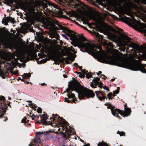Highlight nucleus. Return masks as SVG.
I'll use <instances>...</instances> for the list:
<instances>
[{"mask_svg":"<svg viewBox=\"0 0 146 146\" xmlns=\"http://www.w3.org/2000/svg\"><path fill=\"white\" fill-rule=\"evenodd\" d=\"M97 146H109V145L104 142L102 141L101 142H99Z\"/></svg>","mask_w":146,"mask_h":146,"instance_id":"22","label":"nucleus"},{"mask_svg":"<svg viewBox=\"0 0 146 146\" xmlns=\"http://www.w3.org/2000/svg\"><path fill=\"white\" fill-rule=\"evenodd\" d=\"M68 15L72 17H76L77 15L76 12L74 11H70L68 13Z\"/></svg>","mask_w":146,"mask_h":146,"instance_id":"16","label":"nucleus"},{"mask_svg":"<svg viewBox=\"0 0 146 146\" xmlns=\"http://www.w3.org/2000/svg\"><path fill=\"white\" fill-rule=\"evenodd\" d=\"M68 89L75 90L78 94L80 100L82 99L86 96L88 98H93L95 96L92 90H87L82 87L80 83L76 80L72 81L69 82Z\"/></svg>","mask_w":146,"mask_h":146,"instance_id":"5","label":"nucleus"},{"mask_svg":"<svg viewBox=\"0 0 146 146\" xmlns=\"http://www.w3.org/2000/svg\"><path fill=\"white\" fill-rule=\"evenodd\" d=\"M99 86L98 87L100 88H102V85H103V84H102L101 82H100V84H98Z\"/></svg>","mask_w":146,"mask_h":146,"instance_id":"44","label":"nucleus"},{"mask_svg":"<svg viewBox=\"0 0 146 146\" xmlns=\"http://www.w3.org/2000/svg\"><path fill=\"white\" fill-rule=\"evenodd\" d=\"M22 76L23 78V79L28 78L31 76V74L30 73H28L27 74L24 73L22 75Z\"/></svg>","mask_w":146,"mask_h":146,"instance_id":"21","label":"nucleus"},{"mask_svg":"<svg viewBox=\"0 0 146 146\" xmlns=\"http://www.w3.org/2000/svg\"><path fill=\"white\" fill-rule=\"evenodd\" d=\"M60 121L59 123L60 124H62L63 125H66L67 124L66 121L62 118H60L59 119Z\"/></svg>","mask_w":146,"mask_h":146,"instance_id":"25","label":"nucleus"},{"mask_svg":"<svg viewBox=\"0 0 146 146\" xmlns=\"http://www.w3.org/2000/svg\"><path fill=\"white\" fill-rule=\"evenodd\" d=\"M9 21H11L13 23H14L15 21L14 19L11 17H9Z\"/></svg>","mask_w":146,"mask_h":146,"instance_id":"38","label":"nucleus"},{"mask_svg":"<svg viewBox=\"0 0 146 146\" xmlns=\"http://www.w3.org/2000/svg\"><path fill=\"white\" fill-rule=\"evenodd\" d=\"M56 24L58 27H55L56 30L62 29L65 33H67L68 36L72 40L75 45L80 48H84L86 51L91 55H106L105 52L103 50L102 45L96 44L88 41L84 36H79V38L76 35L72 33V32L61 25L57 22Z\"/></svg>","mask_w":146,"mask_h":146,"instance_id":"3","label":"nucleus"},{"mask_svg":"<svg viewBox=\"0 0 146 146\" xmlns=\"http://www.w3.org/2000/svg\"><path fill=\"white\" fill-rule=\"evenodd\" d=\"M133 21L135 23L134 27L135 28H140L143 30V32L146 35V25L143 23H141L139 21L135 20L134 18L132 19Z\"/></svg>","mask_w":146,"mask_h":146,"instance_id":"9","label":"nucleus"},{"mask_svg":"<svg viewBox=\"0 0 146 146\" xmlns=\"http://www.w3.org/2000/svg\"><path fill=\"white\" fill-rule=\"evenodd\" d=\"M143 18L142 19L143 21L144 22H146V15L144 14L143 15Z\"/></svg>","mask_w":146,"mask_h":146,"instance_id":"35","label":"nucleus"},{"mask_svg":"<svg viewBox=\"0 0 146 146\" xmlns=\"http://www.w3.org/2000/svg\"><path fill=\"white\" fill-rule=\"evenodd\" d=\"M1 58L5 60H9L12 59L13 61V63L15 65L19 63L18 60L24 62L30 60H37L39 57H42V55H0Z\"/></svg>","mask_w":146,"mask_h":146,"instance_id":"6","label":"nucleus"},{"mask_svg":"<svg viewBox=\"0 0 146 146\" xmlns=\"http://www.w3.org/2000/svg\"><path fill=\"white\" fill-rule=\"evenodd\" d=\"M80 72H76V73H77V74H80Z\"/></svg>","mask_w":146,"mask_h":146,"instance_id":"62","label":"nucleus"},{"mask_svg":"<svg viewBox=\"0 0 146 146\" xmlns=\"http://www.w3.org/2000/svg\"><path fill=\"white\" fill-rule=\"evenodd\" d=\"M10 33H9V32H8L7 33H5V35H6L7 36H9V34H10Z\"/></svg>","mask_w":146,"mask_h":146,"instance_id":"51","label":"nucleus"},{"mask_svg":"<svg viewBox=\"0 0 146 146\" xmlns=\"http://www.w3.org/2000/svg\"><path fill=\"white\" fill-rule=\"evenodd\" d=\"M5 112V110L2 106H0V116L3 115Z\"/></svg>","mask_w":146,"mask_h":146,"instance_id":"17","label":"nucleus"},{"mask_svg":"<svg viewBox=\"0 0 146 146\" xmlns=\"http://www.w3.org/2000/svg\"><path fill=\"white\" fill-rule=\"evenodd\" d=\"M58 40H60V45H62L63 42V41L62 40H60L59 39Z\"/></svg>","mask_w":146,"mask_h":146,"instance_id":"53","label":"nucleus"},{"mask_svg":"<svg viewBox=\"0 0 146 146\" xmlns=\"http://www.w3.org/2000/svg\"><path fill=\"white\" fill-rule=\"evenodd\" d=\"M21 78L20 77H19L17 79V80L19 81V80H20V79H21Z\"/></svg>","mask_w":146,"mask_h":146,"instance_id":"60","label":"nucleus"},{"mask_svg":"<svg viewBox=\"0 0 146 146\" xmlns=\"http://www.w3.org/2000/svg\"><path fill=\"white\" fill-rule=\"evenodd\" d=\"M23 79H23V78L22 77V78H21V79H20V80H21V81H23Z\"/></svg>","mask_w":146,"mask_h":146,"instance_id":"61","label":"nucleus"},{"mask_svg":"<svg viewBox=\"0 0 146 146\" xmlns=\"http://www.w3.org/2000/svg\"><path fill=\"white\" fill-rule=\"evenodd\" d=\"M126 106H127V105H126V104H125V105H124V106L125 107H126Z\"/></svg>","mask_w":146,"mask_h":146,"instance_id":"64","label":"nucleus"},{"mask_svg":"<svg viewBox=\"0 0 146 146\" xmlns=\"http://www.w3.org/2000/svg\"><path fill=\"white\" fill-rule=\"evenodd\" d=\"M62 36L63 37H64L66 39H67L68 40V37L67 36L66 34H62Z\"/></svg>","mask_w":146,"mask_h":146,"instance_id":"36","label":"nucleus"},{"mask_svg":"<svg viewBox=\"0 0 146 146\" xmlns=\"http://www.w3.org/2000/svg\"><path fill=\"white\" fill-rule=\"evenodd\" d=\"M112 105L110 104L108 106L107 108H108L111 109H111H112Z\"/></svg>","mask_w":146,"mask_h":146,"instance_id":"46","label":"nucleus"},{"mask_svg":"<svg viewBox=\"0 0 146 146\" xmlns=\"http://www.w3.org/2000/svg\"><path fill=\"white\" fill-rule=\"evenodd\" d=\"M46 3L43 1L40 0H36L34 1L31 0L27 4L25 3H22L20 4L19 6L21 9L27 12L29 16L27 20L28 24H24L22 29L24 31L28 29L29 27L34 23L35 20L39 22H40L44 24H47V23L50 24L49 21L45 19V18L42 16V13L41 12H35V9L38 7H42L44 9L43 11L46 16L49 15H53V12L48 9L47 8V4L50 6H53L54 7L58 9V6L56 4H54L48 0H44Z\"/></svg>","mask_w":146,"mask_h":146,"instance_id":"1","label":"nucleus"},{"mask_svg":"<svg viewBox=\"0 0 146 146\" xmlns=\"http://www.w3.org/2000/svg\"><path fill=\"white\" fill-rule=\"evenodd\" d=\"M102 100L104 99H105V97L104 96H103V97H102Z\"/></svg>","mask_w":146,"mask_h":146,"instance_id":"59","label":"nucleus"},{"mask_svg":"<svg viewBox=\"0 0 146 146\" xmlns=\"http://www.w3.org/2000/svg\"><path fill=\"white\" fill-rule=\"evenodd\" d=\"M17 72V71H14L12 72V73L13 74H16Z\"/></svg>","mask_w":146,"mask_h":146,"instance_id":"52","label":"nucleus"},{"mask_svg":"<svg viewBox=\"0 0 146 146\" xmlns=\"http://www.w3.org/2000/svg\"><path fill=\"white\" fill-rule=\"evenodd\" d=\"M68 89H66V91L68 93Z\"/></svg>","mask_w":146,"mask_h":146,"instance_id":"63","label":"nucleus"},{"mask_svg":"<svg viewBox=\"0 0 146 146\" xmlns=\"http://www.w3.org/2000/svg\"><path fill=\"white\" fill-rule=\"evenodd\" d=\"M112 96V93H110L108 94L107 95V96L108 97L109 100L111 98V97Z\"/></svg>","mask_w":146,"mask_h":146,"instance_id":"34","label":"nucleus"},{"mask_svg":"<svg viewBox=\"0 0 146 146\" xmlns=\"http://www.w3.org/2000/svg\"><path fill=\"white\" fill-rule=\"evenodd\" d=\"M96 96L99 99V100L102 101V97H99L98 96V95L97 94Z\"/></svg>","mask_w":146,"mask_h":146,"instance_id":"50","label":"nucleus"},{"mask_svg":"<svg viewBox=\"0 0 146 146\" xmlns=\"http://www.w3.org/2000/svg\"><path fill=\"white\" fill-rule=\"evenodd\" d=\"M78 66V67L80 69V70L81 71V70H82V66Z\"/></svg>","mask_w":146,"mask_h":146,"instance_id":"54","label":"nucleus"},{"mask_svg":"<svg viewBox=\"0 0 146 146\" xmlns=\"http://www.w3.org/2000/svg\"><path fill=\"white\" fill-rule=\"evenodd\" d=\"M7 47L10 48L13 46V43L11 42H8L6 44Z\"/></svg>","mask_w":146,"mask_h":146,"instance_id":"28","label":"nucleus"},{"mask_svg":"<svg viewBox=\"0 0 146 146\" xmlns=\"http://www.w3.org/2000/svg\"><path fill=\"white\" fill-rule=\"evenodd\" d=\"M76 52V51L74 50L72 47H69L64 50L58 48L55 49L54 51L53 55H70V53L74 54Z\"/></svg>","mask_w":146,"mask_h":146,"instance_id":"8","label":"nucleus"},{"mask_svg":"<svg viewBox=\"0 0 146 146\" xmlns=\"http://www.w3.org/2000/svg\"><path fill=\"white\" fill-rule=\"evenodd\" d=\"M111 111L112 114L115 116H116V115L117 113H119L121 115V111L119 109H111Z\"/></svg>","mask_w":146,"mask_h":146,"instance_id":"13","label":"nucleus"},{"mask_svg":"<svg viewBox=\"0 0 146 146\" xmlns=\"http://www.w3.org/2000/svg\"><path fill=\"white\" fill-rule=\"evenodd\" d=\"M47 56V55H44ZM47 56H44L46 58L41 60V63H44L50 59L54 60L55 61L60 62H63L67 64L71 63L74 60L76 56L73 57L72 55H67L66 56L64 57L62 55H47Z\"/></svg>","mask_w":146,"mask_h":146,"instance_id":"7","label":"nucleus"},{"mask_svg":"<svg viewBox=\"0 0 146 146\" xmlns=\"http://www.w3.org/2000/svg\"><path fill=\"white\" fill-rule=\"evenodd\" d=\"M120 136H123L124 135V133L123 132L119 133Z\"/></svg>","mask_w":146,"mask_h":146,"instance_id":"47","label":"nucleus"},{"mask_svg":"<svg viewBox=\"0 0 146 146\" xmlns=\"http://www.w3.org/2000/svg\"><path fill=\"white\" fill-rule=\"evenodd\" d=\"M86 77L88 79H89L92 77V74L90 73H88L86 74Z\"/></svg>","mask_w":146,"mask_h":146,"instance_id":"29","label":"nucleus"},{"mask_svg":"<svg viewBox=\"0 0 146 146\" xmlns=\"http://www.w3.org/2000/svg\"><path fill=\"white\" fill-rule=\"evenodd\" d=\"M131 110L128 108H125L124 112L121 111V115L123 117H127L130 115Z\"/></svg>","mask_w":146,"mask_h":146,"instance_id":"12","label":"nucleus"},{"mask_svg":"<svg viewBox=\"0 0 146 146\" xmlns=\"http://www.w3.org/2000/svg\"><path fill=\"white\" fill-rule=\"evenodd\" d=\"M5 100V98L4 97L2 96H0V100L2 101Z\"/></svg>","mask_w":146,"mask_h":146,"instance_id":"39","label":"nucleus"},{"mask_svg":"<svg viewBox=\"0 0 146 146\" xmlns=\"http://www.w3.org/2000/svg\"><path fill=\"white\" fill-rule=\"evenodd\" d=\"M63 131H62V134H64L65 135H69V134L67 132L66 130L67 129L65 128L64 129H62Z\"/></svg>","mask_w":146,"mask_h":146,"instance_id":"27","label":"nucleus"},{"mask_svg":"<svg viewBox=\"0 0 146 146\" xmlns=\"http://www.w3.org/2000/svg\"><path fill=\"white\" fill-rule=\"evenodd\" d=\"M81 72L83 74H86V70L84 69H83V70L82 69V70H81Z\"/></svg>","mask_w":146,"mask_h":146,"instance_id":"45","label":"nucleus"},{"mask_svg":"<svg viewBox=\"0 0 146 146\" xmlns=\"http://www.w3.org/2000/svg\"><path fill=\"white\" fill-rule=\"evenodd\" d=\"M110 31L120 34L122 30L118 29L116 31L111 27L107 25L103 31V32L107 35L110 40L117 43L119 46L123 47L122 51H124L125 50L127 52L131 53L137 52L142 53L141 55H146V46H139L138 44L131 42L130 38L126 35L121 34L120 36H119L115 33H111ZM131 54V55H133V54Z\"/></svg>","mask_w":146,"mask_h":146,"instance_id":"2","label":"nucleus"},{"mask_svg":"<svg viewBox=\"0 0 146 146\" xmlns=\"http://www.w3.org/2000/svg\"><path fill=\"white\" fill-rule=\"evenodd\" d=\"M21 123H25L26 122V118H24L22 119L21 120Z\"/></svg>","mask_w":146,"mask_h":146,"instance_id":"43","label":"nucleus"},{"mask_svg":"<svg viewBox=\"0 0 146 146\" xmlns=\"http://www.w3.org/2000/svg\"><path fill=\"white\" fill-rule=\"evenodd\" d=\"M95 35L96 37H97L99 41H100L102 39L103 37L102 36L100 35L98 33L95 32Z\"/></svg>","mask_w":146,"mask_h":146,"instance_id":"19","label":"nucleus"},{"mask_svg":"<svg viewBox=\"0 0 146 146\" xmlns=\"http://www.w3.org/2000/svg\"><path fill=\"white\" fill-rule=\"evenodd\" d=\"M9 21V18H6L5 19H3L2 21L3 23L5 25H7V23Z\"/></svg>","mask_w":146,"mask_h":146,"instance_id":"23","label":"nucleus"},{"mask_svg":"<svg viewBox=\"0 0 146 146\" xmlns=\"http://www.w3.org/2000/svg\"><path fill=\"white\" fill-rule=\"evenodd\" d=\"M141 1L143 3L146 4V0H141Z\"/></svg>","mask_w":146,"mask_h":146,"instance_id":"49","label":"nucleus"},{"mask_svg":"<svg viewBox=\"0 0 146 146\" xmlns=\"http://www.w3.org/2000/svg\"><path fill=\"white\" fill-rule=\"evenodd\" d=\"M43 133L41 132H38L36 133V136L37 137H40L41 138V136L43 135Z\"/></svg>","mask_w":146,"mask_h":146,"instance_id":"24","label":"nucleus"},{"mask_svg":"<svg viewBox=\"0 0 146 146\" xmlns=\"http://www.w3.org/2000/svg\"><path fill=\"white\" fill-rule=\"evenodd\" d=\"M5 0L6 2V3L7 4H9V3H10L12 1V0Z\"/></svg>","mask_w":146,"mask_h":146,"instance_id":"41","label":"nucleus"},{"mask_svg":"<svg viewBox=\"0 0 146 146\" xmlns=\"http://www.w3.org/2000/svg\"><path fill=\"white\" fill-rule=\"evenodd\" d=\"M41 117L42 118V119L43 120H45L47 119V117L46 115L45 114H43Z\"/></svg>","mask_w":146,"mask_h":146,"instance_id":"31","label":"nucleus"},{"mask_svg":"<svg viewBox=\"0 0 146 146\" xmlns=\"http://www.w3.org/2000/svg\"><path fill=\"white\" fill-rule=\"evenodd\" d=\"M33 145V143L32 142H31L29 145V146H32Z\"/></svg>","mask_w":146,"mask_h":146,"instance_id":"55","label":"nucleus"},{"mask_svg":"<svg viewBox=\"0 0 146 146\" xmlns=\"http://www.w3.org/2000/svg\"><path fill=\"white\" fill-rule=\"evenodd\" d=\"M45 84L44 83H41L40 84L42 86H43L44 84Z\"/></svg>","mask_w":146,"mask_h":146,"instance_id":"57","label":"nucleus"},{"mask_svg":"<svg viewBox=\"0 0 146 146\" xmlns=\"http://www.w3.org/2000/svg\"><path fill=\"white\" fill-rule=\"evenodd\" d=\"M37 111L38 113H41V112L42 110L40 108L38 107L37 109Z\"/></svg>","mask_w":146,"mask_h":146,"instance_id":"37","label":"nucleus"},{"mask_svg":"<svg viewBox=\"0 0 146 146\" xmlns=\"http://www.w3.org/2000/svg\"><path fill=\"white\" fill-rule=\"evenodd\" d=\"M69 98H73L74 97V95L73 94H68L67 95Z\"/></svg>","mask_w":146,"mask_h":146,"instance_id":"32","label":"nucleus"},{"mask_svg":"<svg viewBox=\"0 0 146 146\" xmlns=\"http://www.w3.org/2000/svg\"><path fill=\"white\" fill-rule=\"evenodd\" d=\"M119 87H117V89L113 91V92L114 94H118L119 92Z\"/></svg>","mask_w":146,"mask_h":146,"instance_id":"30","label":"nucleus"},{"mask_svg":"<svg viewBox=\"0 0 146 146\" xmlns=\"http://www.w3.org/2000/svg\"><path fill=\"white\" fill-rule=\"evenodd\" d=\"M100 78L98 77L94 78V79L92 80V81L95 85L96 86L98 84H100L101 81L100 80Z\"/></svg>","mask_w":146,"mask_h":146,"instance_id":"14","label":"nucleus"},{"mask_svg":"<svg viewBox=\"0 0 146 146\" xmlns=\"http://www.w3.org/2000/svg\"><path fill=\"white\" fill-rule=\"evenodd\" d=\"M103 89L104 90H107L109 91V88L108 87L106 86H103Z\"/></svg>","mask_w":146,"mask_h":146,"instance_id":"40","label":"nucleus"},{"mask_svg":"<svg viewBox=\"0 0 146 146\" xmlns=\"http://www.w3.org/2000/svg\"><path fill=\"white\" fill-rule=\"evenodd\" d=\"M72 1L73 3L74 2V1H76L78 2V3H77L76 4V6H79L80 7H81L84 10H85L86 9H88V7L87 5H84L83 3H82L81 2H80L79 0H71Z\"/></svg>","mask_w":146,"mask_h":146,"instance_id":"11","label":"nucleus"},{"mask_svg":"<svg viewBox=\"0 0 146 146\" xmlns=\"http://www.w3.org/2000/svg\"><path fill=\"white\" fill-rule=\"evenodd\" d=\"M40 138V137L38 138L36 136V137L34 139V142L36 143L41 142L42 139Z\"/></svg>","mask_w":146,"mask_h":146,"instance_id":"26","label":"nucleus"},{"mask_svg":"<svg viewBox=\"0 0 146 146\" xmlns=\"http://www.w3.org/2000/svg\"><path fill=\"white\" fill-rule=\"evenodd\" d=\"M106 45L108 48H110L109 52L113 54L112 55H119L118 51L116 49L113 48V46L111 42H109L108 43L105 42L104 44V46ZM121 55H123L122 54ZM123 55H130V54H124Z\"/></svg>","mask_w":146,"mask_h":146,"instance_id":"10","label":"nucleus"},{"mask_svg":"<svg viewBox=\"0 0 146 146\" xmlns=\"http://www.w3.org/2000/svg\"><path fill=\"white\" fill-rule=\"evenodd\" d=\"M93 83V82H90V86L92 87V88H94V85L92 83Z\"/></svg>","mask_w":146,"mask_h":146,"instance_id":"48","label":"nucleus"},{"mask_svg":"<svg viewBox=\"0 0 146 146\" xmlns=\"http://www.w3.org/2000/svg\"><path fill=\"white\" fill-rule=\"evenodd\" d=\"M101 72H101V71H99V72H98V73H97V74L98 76V75H99V74H101Z\"/></svg>","mask_w":146,"mask_h":146,"instance_id":"56","label":"nucleus"},{"mask_svg":"<svg viewBox=\"0 0 146 146\" xmlns=\"http://www.w3.org/2000/svg\"><path fill=\"white\" fill-rule=\"evenodd\" d=\"M65 101L68 103H70V102H74V101L73 100H72L71 101L70 100H68L67 98H65Z\"/></svg>","mask_w":146,"mask_h":146,"instance_id":"33","label":"nucleus"},{"mask_svg":"<svg viewBox=\"0 0 146 146\" xmlns=\"http://www.w3.org/2000/svg\"><path fill=\"white\" fill-rule=\"evenodd\" d=\"M79 76L81 78H83L85 76L84 74H81V73L79 74Z\"/></svg>","mask_w":146,"mask_h":146,"instance_id":"42","label":"nucleus"},{"mask_svg":"<svg viewBox=\"0 0 146 146\" xmlns=\"http://www.w3.org/2000/svg\"><path fill=\"white\" fill-rule=\"evenodd\" d=\"M86 15L88 17L92 19L93 18V15L92 13L88 11H86L85 12Z\"/></svg>","mask_w":146,"mask_h":146,"instance_id":"18","label":"nucleus"},{"mask_svg":"<svg viewBox=\"0 0 146 146\" xmlns=\"http://www.w3.org/2000/svg\"><path fill=\"white\" fill-rule=\"evenodd\" d=\"M63 76L64 78H66L67 77V76L66 75L64 74L63 75Z\"/></svg>","mask_w":146,"mask_h":146,"instance_id":"58","label":"nucleus"},{"mask_svg":"<svg viewBox=\"0 0 146 146\" xmlns=\"http://www.w3.org/2000/svg\"><path fill=\"white\" fill-rule=\"evenodd\" d=\"M121 55H93V57L97 59L98 61L110 64H115L117 61H127L133 63L128 66V68L134 71H137L139 69L138 65L139 61L146 58V55H123V58Z\"/></svg>","mask_w":146,"mask_h":146,"instance_id":"4","label":"nucleus"},{"mask_svg":"<svg viewBox=\"0 0 146 146\" xmlns=\"http://www.w3.org/2000/svg\"><path fill=\"white\" fill-rule=\"evenodd\" d=\"M124 13L126 14L129 15L132 17L133 16V14L131 12V11L129 10H126L125 11Z\"/></svg>","mask_w":146,"mask_h":146,"instance_id":"20","label":"nucleus"},{"mask_svg":"<svg viewBox=\"0 0 146 146\" xmlns=\"http://www.w3.org/2000/svg\"><path fill=\"white\" fill-rule=\"evenodd\" d=\"M50 36L51 38H55L57 40H59V36L58 33L56 32H54L50 35Z\"/></svg>","mask_w":146,"mask_h":146,"instance_id":"15","label":"nucleus"}]
</instances>
